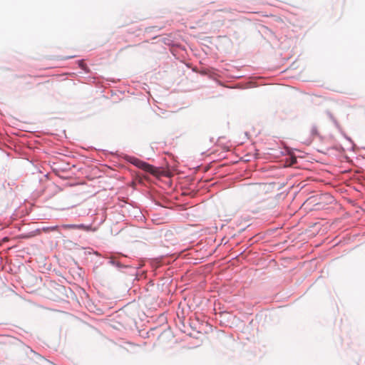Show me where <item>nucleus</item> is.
Here are the masks:
<instances>
[{
    "label": "nucleus",
    "mask_w": 365,
    "mask_h": 365,
    "mask_svg": "<svg viewBox=\"0 0 365 365\" xmlns=\"http://www.w3.org/2000/svg\"><path fill=\"white\" fill-rule=\"evenodd\" d=\"M138 166L141 169L144 170L146 172H148L154 175H158L159 174V170L157 168L148 164L143 161H139L138 163Z\"/></svg>",
    "instance_id": "f257e3e1"
},
{
    "label": "nucleus",
    "mask_w": 365,
    "mask_h": 365,
    "mask_svg": "<svg viewBox=\"0 0 365 365\" xmlns=\"http://www.w3.org/2000/svg\"><path fill=\"white\" fill-rule=\"evenodd\" d=\"M76 229L83 230L85 231H96V228L93 229L91 225H85L83 224L76 225Z\"/></svg>",
    "instance_id": "f03ea898"
},
{
    "label": "nucleus",
    "mask_w": 365,
    "mask_h": 365,
    "mask_svg": "<svg viewBox=\"0 0 365 365\" xmlns=\"http://www.w3.org/2000/svg\"><path fill=\"white\" fill-rule=\"evenodd\" d=\"M62 227L65 230L76 229V225H63Z\"/></svg>",
    "instance_id": "7ed1b4c3"
},
{
    "label": "nucleus",
    "mask_w": 365,
    "mask_h": 365,
    "mask_svg": "<svg viewBox=\"0 0 365 365\" xmlns=\"http://www.w3.org/2000/svg\"><path fill=\"white\" fill-rule=\"evenodd\" d=\"M57 228H58V227H57V226L50 227H44V228L43 229V230L44 232H48V231H50V230H51V231H54V230H57Z\"/></svg>",
    "instance_id": "20e7f679"
}]
</instances>
